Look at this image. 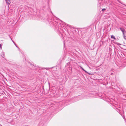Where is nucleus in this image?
<instances>
[{
  "label": "nucleus",
  "instance_id": "8",
  "mask_svg": "<svg viewBox=\"0 0 126 126\" xmlns=\"http://www.w3.org/2000/svg\"><path fill=\"white\" fill-rule=\"evenodd\" d=\"M11 39L12 40V41H13V43H14V44H15V42L14 41H13L12 40V39L11 38Z\"/></svg>",
  "mask_w": 126,
  "mask_h": 126
},
{
  "label": "nucleus",
  "instance_id": "7",
  "mask_svg": "<svg viewBox=\"0 0 126 126\" xmlns=\"http://www.w3.org/2000/svg\"><path fill=\"white\" fill-rule=\"evenodd\" d=\"M8 0V2H7L8 3H9V2H10V0Z\"/></svg>",
  "mask_w": 126,
  "mask_h": 126
},
{
  "label": "nucleus",
  "instance_id": "6",
  "mask_svg": "<svg viewBox=\"0 0 126 126\" xmlns=\"http://www.w3.org/2000/svg\"><path fill=\"white\" fill-rule=\"evenodd\" d=\"M122 32L123 34V35H125V34H124V32Z\"/></svg>",
  "mask_w": 126,
  "mask_h": 126
},
{
  "label": "nucleus",
  "instance_id": "1",
  "mask_svg": "<svg viewBox=\"0 0 126 126\" xmlns=\"http://www.w3.org/2000/svg\"><path fill=\"white\" fill-rule=\"evenodd\" d=\"M120 29L121 31L122 32H125V30L124 29L122 28H120Z\"/></svg>",
  "mask_w": 126,
  "mask_h": 126
},
{
  "label": "nucleus",
  "instance_id": "10",
  "mask_svg": "<svg viewBox=\"0 0 126 126\" xmlns=\"http://www.w3.org/2000/svg\"><path fill=\"white\" fill-rule=\"evenodd\" d=\"M87 74H89L90 75H92V74H90V73H88V72H87Z\"/></svg>",
  "mask_w": 126,
  "mask_h": 126
},
{
  "label": "nucleus",
  "instance_id": "13",
  "mask_svg": "<svg viewBox=\"0 0 126 126\" xmlns=\"http://www.w3.org/2000/svg\"><path fill=\"white\" fill-rule=\"evenodd\" d=\"M15 45L16 46V45L15 44Z\"/></svg>",
  "mask_w": 126,
  "mask_h": 126
},
{
  "label": "nucleus",
  "instance_id": "3",
  "mask_svg": "<svg viewBox=\"0 0 126 126\" xmlns=\"http://www.w3.org/2000/svg\"><path fill=\"white\" fill-rule=\"evenodd\" d=\"M3 55V56H2V57L3 58L4 57H5V55H4V53L3 52H2V55Z\"/></svg>",
  "mask_w": 126,
  "mask_h": 126
},
{
  "label": "nucleus",
  "instance_id": "5",
  "mask_svg": "<svg viewBox=\"0 0 126 126\" xmlns=\"http://www.w3.org/2000/svg\"><path fill=\"white\" fill-rule=\"evenodd\" d=\"M123 36L124 38L125 39H126V36L125 35H123Z\"/></svg>",
  "mask_w": 126,
  "mask_h": 126
},
{
  "label": "nucleus",
  "instance_id": "12",
  "mask_svg": "<svg viewBox=\"0 0 126 126\" xmlns=\"http://www.w3.org/2000/svg\"><path fill=\"white\" fill-rule=\"evenodd\" d=\"M8 0H5L6 1Z\"/></svg>",
  "mask_w": 126,
  "mask_h": 126
},
{
  "label": "nucleus",
  "instance_id": "11",
  "mask_svg": "<svg viewBox=\"0 0 126 126\" xmlns=\"http://www.w3.org/2000/svg\"><path fill=\"white\" fill-rule=\"evenodd\" d=\"M84 71H85L86 72H87V71H85L83 69Z\"/></svg>",
  "mask_w": 126,
  "mask_h": 126
},
{
  "label": "nucleus",
  "instance_id": "2",
  "mask_svg": "<svg viewBox=\"0 0 126 126\" xmlns=\"http://www.w3.org/2000/svg\"><path fill=\"white\" fill-rule=\"evenodd\" d=\"M111 38H113L114 39H115L116 38L113 35H112L111 36Z\"/></svg>",
  "mask_w": 126,
  "mask_h": 126
},
{
  "label": "nucleus",
  "instance_id": "4",
  "mask_svg": "<svg viewBox=\"0 0 126 126\" xmlns=\"http://www.w3.org/2000/svg\"><path fill=\"white\" fill-rule=\"evenodd\" d=\"M106 9L105 8H103L102 9V11H104L106 10Z\"/></svg>",
  "mask_w": 126,
  "mask_h": 126
},
{
  "label": "nucleus",
  "instance_id": "9",
  "mask_svg": "<svg viewBox=\"0 0 126 126\" xmlns=\"http://www.w3.org/2000/svg\"><path fill=\"white\" fill-rule=\"evenodd\" d=\"M1 44H0V48H1Z\"/></svg>",
  "mask_w": 126,
  "mask_h": 126
}]
</instances>
